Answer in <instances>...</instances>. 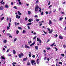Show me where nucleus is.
Here are the masks:
<instances>
[{
	"mask_svg": "<svg viewBox=\"0 0 66 66\" xmlns=\"http://www.w3.org/2000/svg\"><path fill=\"white\" fill-rule=\"evenodd\" d=\"M35 42H34V43H33L32 44H31L30 45V46H33V45H34L35 44Z\"/></svg>",
	"mask_w": 66,
	"mask_h": 66,
	"instance_id": "2eb2a0df",
	"label": "nucleus"
},
{
	"mask_svg": "<svg viewBox=\"0 0 66 66\" xmlns=\"http://www.w3.org/2000/svg\"><path fill=\"white\" fill-rule=\"evenodd\" d=\"M17 40V38H15L14 39V42H16Z\"/></svg>",
	"mask_w": 66,
	"mask_h": 66,
	"instance_id": "72a5a7b5",
	"label": "nucleus"
},
{
	"mask_svg": "<svg viewBox=\"0 0 66 66\" xmlns=\"http://www.w3.org/2000/svg\"><path fill=\"white\" fill-rule=\"evenodd\" d=\"M61 55H62V56H65V55H64L63 54H61Z\"/></svg>",
	"mask_w": 66,
	"mask_h": 66,
	"instance_id": "c756f323",
	"label": "nucleus"
},
{
	"mask_svg": "<svg viewBox=\"0 0 66 66\" xmlns=\"http://www.w3.org/2000/svg\"><path fill=\"white\" fill-rule=\"evenodd\" d=\"M18 28L19 29V30H21V28L20 27H19Z\"/></svg>",
	"mask_w": 66,
	"mask_h": 66,
	"instance_id": "864d4df0",
	"label": "nucleus"
},
{
	"mask_svg": "<svg viewBox=\"0 0 66 66\" xmlns=\"http://www.w3.org/2000/svg\"><path fill=\"white\" fill-rule=\"evenodd\" d=\"M22 33H26V31H25L24 30H23Z\"/></svg>",
	"mask_w": 66,
	"mask_h": 66,
	"instance_id": "58836bf2",
	"label": "nucleus"
},
{
	"mask_svg": "<svg viewBox=\"0 0 66 66\" xmlns=\"http://www.w3.org/2000/svg\"><path fill=\"white\" fill-rule=\"evenodd\" d=\"M14 64H16V63L13 62L12 63V65H14Z\"/></svg>",
	"mask_w": 66,
	"mask_h": 66,
	"instance_id": "c03bdc74",
	"label": "nucleus"
},
{
	"mask_svg": "<svg viewBox=\"0 0 66 66\" xmlns=\"http://www.w3.org/2000/svg\"><path fill=\"white\" fill-rule=\"evenodd\" d=\"M38 2H39V1L38 0H37L35 3L36 4H37V3H38Z\"/></svg>",
	"mask_w": 66,
	"mask_h": 66,
	"instance_id": "4be33fe9",
	"label": "nucleus"
},
{
	"mask_svg": "<svg viewBox=\"0 0 66 66\" xmlns=\"http://www.w3.org/2000/svg\"><path fill=\"white\" fill-rule=\"evenodd\" d=\"M25 47L26 48H28V49H29L30 48V47H29V46L27 45L25 46Z\"/></svg>",
	"mask_w": 66,
	"mask_h": 66,
	"instance_id": "423d86ee",
	"label": "nucleus"
},
{
	"mask_svg": "<svg viewBox=\"0 0 66 66\" xmlns=\"http://www.w3.org/2000/svg\"><path fill=\"white\" fill-rule=\"evenodd\" d=\"M31 63L32 64V65H33V63H35V61L34 60H31Z\"/></svg>",
	"mask_w": 66,
	"mask_h": 66,
	"instance_id": "0eeeda50",
	"label": "nucleus"
},
{
	"mask_svg": "<svg viewBox=\"0 0 66 66\" xmlns=\"http://www.w3.org/2000/svg\"><path fill=\"white\" fill-rule=\"evenodd\" d=\"M10 22H11V18H10Z\"/></svg>",
	"mask_w": 66,
	"mask_h": 66,
	"instance_id": "338daca9",
	"label": "nucleus"
},
{
	"mask_svg": "<svg viewBox=\"0 0 66 66\" xmlns=\"http://www.w3.org/2000/svg\"><path fill=\"white\" fill-rule=\"evenodd\" d=\"M28 14L30 15V14H31V12L30 11H28Z\"/></svg>",
	"mask_w": 66,
	"mask_h": 66,
	"instance_id": "f704fd0d",
	"label": "nucleus"
},
{
	"mask_svg": "<svg viewBox=\"0 0 66 66\" xmlns=\"http://www.w3.org/2000/svg\"><path fill=\"white\" fill-rule=\"evenodd\" d=\"M7 30H9L10 29V27H7Z\"/></svg>",
	"mask_w": 66,
	"mask_h": 66,
	"instance_id": "a18cd8bd",
	"label": "nucleus"
},
{
	"mask_svg": "<svg viewBox=\"0 0 66 66\" xmlns=\"http://www.w3.org/2000/svg\"><path fill=\"white\" fill-rule=\"evenodd\" d=\"M28 29L29 30V29H30V27L29 26H28Z\"/></svg>",
	"mask_w": 66,
	"mask_h": 66,
	"instance_id": "79ce46f5",
	"label": "nucleus"
},
{
	"mask_svg": "<svg viewBox=\"0 0 66 66\" xmlns=\"http://www.w3.org/2000/svg\"><path fill=\"white\" fill-rule=\"evenodd\" d=\"M40 20V19H36V21H37V22H38V21H39Z\"/></svg>",
	"mask_w": 66,
	"mask_h": 66,
	"instance_id": "dca6fc26",
	"label": "nucleus"
},
{
	"mask_svg": "<svg viewBox=\"0 0 66 66\" xmlns=\"http://www.w3.org/2000/svg\"><path fill=\"white\" fill-rule=\"evenodd\" d=\"M35 55H33L32 56V57H33V58H35Z\"/></svg>",
	"mask_w": 66,
	"mask_h": 66,
	"instance_id": "4d7b16f0",
	"label": "nucleus"
},
{
	"mask_svg": "<svg viewBox=\"0 0 66 66\" xmlns=\"http://www.w3.org/2000/svg\"><path fill=\"white\" fill-rule=\"evenodd\" d=\"M55 51H57V48H56V47H55Z\"/></svg>",
	"mask_w": 66,
	"mask_h": 66,
	"instance_id": "c9c22d12",
	"label": "nucleus"
},
{
	"mask_svg": "<svg viewBox=\"0 0 66 66\" xmlns=\"http://www.w3.org/2000/svg\"><path fill=\"white\" fill-rule=\"evenodd\" d=\"M15 26H16L17 25V23L16 22H15Z\"/></svg>",
	"mask_w": 66,
	"mask_h": 66,
	"instance_id": "5fc2aeb1",
	"label": "nucleus"
},
{
	"mask_svg": "<svg viewBox=\"0 0 66 66\" xmlns=\"http://www.w3.org/2000/svg\"><path fill=\"white\" fill-rule=\"evenodd\" d=\"M34 17L35 18H36V17H37V18H38V16L37 15H35V16Z\"/></svg>",
	"mask_w": 66,
	"mask_h": 66,
	"instance_id": "4c0bfd02",
	"label": "nucleus"
},
{
	"mask_svg": "<svg viewBox=\"0 0 66 66\" xmlns=\"http://www.w3.org/2000/svg\"><path fill=\"white\" fill-rule=\"evenodd\" d=\"M51 49L50 47H48L46 48L47 50H49V49Z\"/></svg>",
	"mask_w": 66,
	"mask_h": 66,
	"instance_id": "7c9ffc66",
	"label": "nucleus"
},
{
	"mask_svg": "<svg viewBox=\"0 0 66 66\" xmlns=\"http://www.w3.org/2000/svg\"><path fill=\"white\" fill-rule=\"evenodd\" d=\"M1 58L2 59H5V58L4 57V56H1Z\"/></svg>",
	"mask_w": 66,
	"mask_h": 66,
	"instance_id": "a211bd4d",
	"label": "nucleus"
},
{
	"mask_svg": "<svg viewBox=\"0 0 66 66\" xmlns=\"http://www.w3.org/2000/svg\"><path fill=\"white\" fill-rule=\"evenodd\" d=\"M31 41H30V42H28V44H30V43H31Z\"/></svg>",
	"mask_w": 66,
	"mask_h": 66,
	"instance_id": "49530a36",
	"label": "nucleus"
},
{
	"mask_svg": "<svg viewBox=\"0 0 66 66\" xmlns=\"http://www.w3.org/2000/svg\"><path fill=\"white\" fill-rule=\"evenodd\" d=\"M28 60V58L26 57L25 58L23 59V61H26L27 60Z\"/></svg>",
	"mask_w": 66,
	"mask_h": 66,
	"instance_id": "20e7f679",
	"label": "nucleus"
},
{
	"mask_svg": "<svg viewBox=\"0 0 66 66\" xmlns=\"http://www.w3.org/2000/svg\"><path fill=\"white\" fill-rule=\"evenodd\" d=\"M36 36H35L34 38L33 39H36Z\"/></svg>",
	"mask_w": 66,
	"mask_h": 66,
	"instance_id": "de8ad7c7",
	"label": "nucleus"
},
{
	"mask_svg": "<svg viewBox=\"0 0 66 66\" xmlns=\"http://www.w3.org/2000/svg\"><path fill=\"white\" fill-rule=\"evenodd\" d=\"M52 24V22L51 20H49V25H50V24Z\"/></svg>",
	"mask_w": 66,
	"mask_h": 66,
	"instance_id": "1a4fd4ad",
	"label": "nucleus"
},
{
	"mask_svg": "<svg viewBox=\"0 0 66 66\" xmlns=\"http://www.w3.org/2000/svg\"><path fill=\"white\" fill-rule=\"evenodd\" d=\"M16 33L17 34H18L19 33V31H18V30L16 31Z\"/></svg>",
	"mask_w": 66,
	"mask_h": 66,
	"instance_id": "473e14b6",
	"label": "nucleus"
},
{
	"mask_svg": "<svg viewBox=\"0 0 66 66\" xmlns=\"http://www.w3.org/2000/svg\"><path fill=\"white\" fill-rule=\"evenodd\" d=\"M50 4V2H49L48 4V5H49Z\"/></svg>",
	"mask_w": 66,
	"mask_h": 66,
	"instance_id": "603ef678",
	"label": "nucleus"
},
{
	"mask_svg": "<svg viewBox=\"0 0 66 66\" xmlns=\"http://www.w3.org/2000/svg\"><path fill=\"white\" fill-rule=\"evenodd\" d=\"M39 12H41V11H42V10H41V9L39 8Z\"/></svg>",
	"mask_w": 66,
	"mask_h": 66,
	"instance_id": "2f4dec72",
	"label": "nucleus"
},
{
	"mask_svg": "<svg viewBox=\"0 0 66 66\" xmlns=\"http://www.w3.org/2000/svg\"><path fill=\"white\" fill-rule=\"evenodd\" d=\"M45 13L46 14H48V12L47 11Z\"/></svg>",
	"mask_w": 66,
	"mask_h": 66,
	"instance_id": "e2e57ef3",
	"label": "nucleus"
},
{
	"mask_svg": "<svg viewBox=\"0 0 66 66\" xmlns=\"http://www.w3.org/2000/svg\"><path fill=\"white\" fill-rule=\"evenodd\" d=\"M37 62V64H38H38H39V61H36Z\"/></svg>",
	"mask_w": 66,
	"mask_h": 66,
	"instance_id": "a19ab883",
	"label": "nucleus"
},
{
	"mask_svg": "<svg viewBox=\"0 0 66 66\" xmlns=\"http://www.w3.org/2000/svg\"><path fill=\"white\" fill-rule=\"evenodd\" d=\"M32 24V23L30 22L29 23H28L27 24V26H29V25H31Z\"/></svg>",
	"mask_w": 66,
	"mask_h": 66,
	"instance_id": "6ab92c4d",
	"label": "nucleus"
},
{
	"mask_svg": "<svg viewBox=\"0 0 66 66\" xmlns=\"http://www.w3.org/2000/svg\"><path fill=\"white\" fill-rule=\"evenodd\" d=\"M47 29L48 31H50V29L49 28H47Z\"/></svg>",
	"mask_w": 66,
	"mask_h": 66,
	"instance_id": "13d9d810",
	"label": "nucleus"
},
{
	"mask_svg": "<svg viewBox=\"0 0 66 66\" xmlns=\"http://www.w3.org/2000/svg\"><path fill=\"white\" fill-rule=\"evenodd\" d=\"M43 32H44V33L45 34H47V32L45 31H43Z\"/></svg>",
	"mask_w": 66,
	"mask_h": 66,
	"instance_id": "ea45409f",
	"label": "nucleus"
},
{
	"mask_svg": "<svg viewBox=\"0 0 66 66\" xmlns=\"http://www.w3.org/2000/svg\"><path fill=\"white\" fill-rule=\"evenodd\" d=\"M29 57H31V54H29Z\"/></svg>",
	"mask_w": 66,
	"mask_h": 66,
	"instance_id": "bf43d9fd",
	"label": "nucleus"
},
{
	"mask_svg": "<svg viewBox=\"0 0 66 66\" xmlns=\"http://www.w3.org/2000/svg\"><path fill=\"white\" fill-rule=\"evenodd\" d=\"M3 1V0H2L1 2H0V3H1V4H2Z\"/></svg>",
	"mask_w": 66,
	"mask_h": 66,
	"instance_id": "3c124183",
	"label": "nucleus"
},
{
	"mask_svg": "<svg viewBox=\"0 0 66 66\" xmlns=\"http://www.w3.org/2000/svg\"><path fill=\"white\" fill-rule=\"evenodd\" d=\"M54 44H55V43H53L51 45V47H53V46H54Z\"/></svg>",
	"mask_w": 66,
	"mask_h": 66,
	"instance_id": "5701e85b",
	"label": "nucleus"
},
{
	"mask_svg": "<svg viewBox=\"0 0 66 66\" xmlns=\"http://www.w3.org/2000/svg\"><path fill=\"white\" fill-rule=\"evenodd\" d=\"M43 12H42L41 13V15H43Z\"/></svg>",
	"mask_w": 66,
	"mask_h": 66,
	"instance_id": "680f3d73",
	"label": "nucleus"
},
{
	"mask_svg": "<svg viewBox=\"0 0 66 66\" xmlns=\"http://www.w3.org/2000/svg\"><path fill=\"white\" fill-rule=\"evenodd\" d=\"M20 16H18V15H16V18H18V19H19V18H20Z\"/></svg>",
	"mask_w": 66,
	"mask_h": 66,
	"instance_id": "39448f33",
	"label": "nucleus"
},
{
	"mask_svg": "<svg viewBox=\"0 0 66 66\" xmlns=\"http://www.w3.org/2000/svg\"><path fill=\"white\" fill-rule=\"evenodd\" d=\"M19 2V5H21V2Z\"/></svg>",
	"mask_w": 66,
	"mask_h": 66,
	"instance_id": "6e6d98bb",
	"label": "nucleus"
},
{
	"mask_svg": "<svg viewBox=\"0 0 66 66\" xmlns=\"http://www.w3.org/2000/svg\"><path fill=\"white\" fill-rule=\"evenodd\" d=\"M59 38L60 39H63V37L61 36H59Z\"/></svg>",
	"mask_w": 66,
	"mask_h": 66,
	"instance_id": "9b49d317",
	"label": "nucleus"
},
{
	"mask_svg": "<svg viewBox=\"0 0 66 66\" xmlns=\"http://www.w3.org/2000/svg\"><path fill=\"white\" fill-rule=\"evenodd\" d=\"M63 19V18H60V21H61L62 19Z\"/></svg>",
	"mask_w": 66,
	"mask_h": 66,
	"instance_id": "b1692460",
	"label": "nucleus"
},
{
	"mask_svg": "<svg viewBox=\"0 0 66 66\" xmlns=\"http://www.w3.org/2000/svg\"><path fill=\"white\" fill-rule=\"evenodd\" d=\"M3 1V0H2L1 2H0V3H1V4H2Z\"/></svg>",
	"mask_w": 66,
	"mask_h": 66,
	"instance_id": "8fccbe9b",
	"label": "nucleus"
},
{
	"mask_svg": "<svg viewBox=\"0 0 66 66\" xmlns=\"http://www.w3.org/2000/svg\"><path fill=\"white\" fill-rule=\"evenodd\" d=\"M54 36H55L56 37H57V35L56 34L55 36V35H54Z\"/></svg>",
	"mask_w": 66,
	"mask_h": 66,
	"instance_id": "37998d69",
	"label": "nucleus"
},
{
	"mask_svg": "<svg viewBox=\"0 0 66 66\" xmlns=\"http://www.w3.org/2000/svg\"><path fill=\"white\" fill-rule=\"evenodd\" d=\"M35 48L37 50L38 48V47L37 46H36L35 47Z\"/></svg>",
	"mask_w": 66,
	"mask_h": 66,
	"instance_id": "f3484780",
	"label": "nucleus"
},
{
	"mask_svg": "<svg viewBox=\"0 0 66 66\" xmlns=\"http://www.w3.org/2000/svg\"><path fill=\"white\" fill-rule=\"evenodd\" d=\"M39 8V6L38 5H36V7L35 9V12L36 13V12L38 11V9Z\"/></svg>",
	"mask_w": 66,
	"mask_h": 66,
	"instance_id": "f257e3e1",
	"label": "nucleus"
},
{
	"mask_svg": "<svg viewBox=\"0 0 66 66\" xmlns=\"http://www.w3.org/2000/svg\"><path fill=\"white\" fill-rule=\"evenodd\" d=\"M52 32H53V30H52V29H51V30L49 32V33H50V34H51L52 33Z\"/></svg>",
	"mask_w": 66,
	"mask_h": 66,
	"instance_id": "4468645a",
	"label": "nucleus"
},
{
	"mask_svg": "<svg viewBox=\"0 0 66 66\" xmlns=\"http://www.w3.org/2000/svg\"><path fill=\"white\" fill-rule=\"evenodd\" d=\"M61 14H64V12H63L62 11H61L60 12Z\"/></svg>",
	"mask_w": 66,
	"mask_h": 66,
	"instance_id": "bb28decb",
	"label": "nucleus"
},
{
	"mask_svg": "<svg viewBox=\"0 0 66 66\" xmlns=\"http://www.w3.org/2000/svg\"><path fill=\"white\" fill-rule=\"evenodd\" d=\"M59 64H61V65H62L63 63L62 62H59Z\"/></svg>",
	"mask_w": 66,
	"mask_h": 66,
	"instance_id": "e433bc0d",
	"label": "nucleus"
},
{
	"mask_svg": "<svg viewBox=\"0 0 66 66\" xmlns=\"http://www.w3.org/2000/svg\"><path fill=\"white\" fill-rule=\"evenodd\" d=\"M51 7H52V5H50L48 7V8H50Z\"/></svg>",
	"mask_w": 66,
	"mask_h": 66,
	"instance_id": "052dcab7",
	"label": "nucleus"
},
{
	"mask_svg": "<svg viewBox=\"0 0 66 66\" xmlns=\"http://www.w3.org/2000/svg\"><path fill=\"white\" fill-rule=\"evenodd\" d=\"M5 7L6 8H9V6L7 5H6L5 6Z\"/></svg>",
	"mask_w": 66,
	"mask_h": 66,
	"instance_id": "412c9836",
	"label": "nucleus"
},
{
	"mask_svg": "<svg viewBox=\"0 0 66 66\" xmlns=\"http://www.w3.org/2000/svg\"><path fill=\"white\" fill-rule=\"evenodd\" d=\"M13 54H16V51H15V50H13Z\"/></svg>",
	"mask_w": 66,
	"mask_h": 66,
	"instance_id": "ddd939ff",
	"label": "nucleus"
},
{
	"mask_svg": "<svg viewBox=\"0 0 66 66\" xmlns=\"http://www.w3.org/2000/svg\"><path fill=\"white\" fill-rule=\"evenodd\" d=\"M27 20H28V18H25V20H26V21H27Z\"/></svg>",
	"mask_w": 66,
	"mask_h": 66,
	"instance_id": "0e129e2a",
	"label": "nucleus"
},
{
	"mask_svg": "<svg viewBox=\"0 0 66 66\" xmlns=\"http://www.w3.org/2000/svg\"><path fill=\"white\" fill-rule=\"evenodd\" d=\"M23 55H23V53H20V54H19L18 56L19 57L21 58V56H23Z\"/></svg>",
	"mask_w": 66,
	"mask_h": 66,
	"instance_id": "f03ea898",
	"label": "nucleus"
},
{
	"mask_svg": "<svg viewBox=\"0 0 66 66\" xmlns=\"http://www.w3.org/2000/svg\"><path fill=\"white\" fill-rule=\"evenodd\" d=\"M30 64H31V63H30V62H28L27 63V65H30Z\"/></svg>",
	"mask_w": 66,
	"mask_h": 66,
	"instance_id": "a878e982",
	"label": "nucleus"
},
{
	"mask_svg": "<svg viewBox=\"0 0 66 66\" xmlns=\"http://www.w3.org/2000/svg\"><path fill=\"white\" fill-rule=\"evenodd\" d=\"M18 15H21L22 14L21 13H20L19 11H18Z\"/></svg>",
	"mask_w": 66,
	"mask_h": 66,
	"instance_id": "f8f14e48",
	"label": "nucleus"
},
{
	"mask_svg": "<svg viewBox=\"0 0 66 66\" xmlns=\"http://www.w3.org/2000/svg\"><path fill=\"white\" fill-rule=\"evenodd\" d=\"M13 8L14 9H17V7L16 6H15L14 7H13Z\"/></svg>",
	"mask_w": 66,
	"mask_h": 66,
	"instance_id": "393cba45",
	"label": "nucleus"
},
{
	"mask_svg": "<svg viewBox=\"0 0 66 66\" xmlns=\"http://www.w3.org/2000/svg\"><path fill=\"white\" fill-rule=\"evenodd\" d=\"M3 1V0H2L1 2H0V3H1V4H2Z\"/></svg>",
	"mask_w": 66,
	"mask_h": 66,
	"instance_id": "09e8293b",
	"label": "nucleus"
},
{
	"mask_svg": "<svg viewBox=\"0 0 66 66\" xmlns=\"http://www.w3.org/2000/svg\"><path fill=\"white\" fill-rule=\"evenodd\" d=\"M9 27H11V23H10L9 24V26H8Z\"/></svg>",
	"mask_w": 66,
	"mask_h": 66,
	"instance_id": "c85d7f7f",
	"label": "nucleus"
},
{
	"mask_svg": "<svg viewBox=\"0 0 66 66\" xmlns=\"http://www.w3.org/2000/svg\"><path fill=\"white\" fill-rule=\"evenodd\" d=\"M37 39L38 42H39V44H40V43H42V41H41V40H40V39H39L38 38H37Z\"/></svg>",
	"mask_w": 66,
	"mask_h": 66,
	"instance_id": "7ed1b4c3",
	"label": "nucleus"
},
{
	"mask_svg": "<svg viewBox=\"0 0 66 66\" xmlns=\"http://www.w3.org/2000/svg\"><path fill=\"white\" fill-rule=\"evenodd\" d=\"M11 5H13V2H11Z\"/></svg>",
	"mask_w": 66,
	"mask_h": 66,
	"instance_id": "774afa93",
	"label": "nucleus"
},
{
	"mask_svg": "<svg viewBox=\"0 0 66 66\" xmlns=\"http://www.w3.org/2000/svg\"><path fill=\"white\" fill-rule=\"evenodd\" d=\"M6 42H7V40H4L3 41L4 43H6Z\"/></svg>",
	"mask_w": 66,
	"mask_h": 66,
	"instance_id": "aec40b11",
	"label": "nucleus"
},
{
	"mask_svg": "<svg viewBox=\"0 0 66 66\" xmlns=\"http://www.w3.org/2000/svg\"><path fill=\"white\" fill-rule=\"evenodd\" d=\"M3 7L2 6H1L0 7V10H3Z\"/></svg>",
	"mask_w": 66,
	"mask_h": 66,
	"instance_id": "9d476101",
	"label": "nucleus"
},
{
	"mask_svg": "<svg viewBox=\"0 0 66 66\" xmlns=\"http://www.w3.org/2000/svg\"><path fill=\"white\" fill-rule=\"evenodd\" d=\"M4 17H3L1 19V20H3V19H4Z\"/></svg>",
	"mask_w": 66,
	"mask_h": 66,
	"instance_id": "cd10ccee",
	"label": "nucleus"
},
{
	"mask_svg": "<svg viewBox=\"0 0 66 66\" xmlns=\"http://www.w3.org/2000/svg\"><path fill=\"white\" fill-rule=\"evenodd\" d=\"M6 20H7V21H8V20H9V18L8 17L7 18Z\"/></svg>",
	"mask_w": 66,
	"mask_h": 66,
	"instance_id": "69168bd1",
	"label": "nucleus"
},
{
	"mask_svg": "<svg viewBox=\"0 0 66 66\" xmlns=\"http://www.w3.org/2000/svg\"><path fill=\"white\" fill-rule=\"evenodd\" d=\"M33 21V19H30L28 20V21L29 22H31V21Z\"/></svg>",
	"mask_w": 66,
	"mask_h": 66,
	"instance_id": "6e6552de",
	"label": "nucleus"
}]
</instances>
